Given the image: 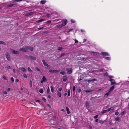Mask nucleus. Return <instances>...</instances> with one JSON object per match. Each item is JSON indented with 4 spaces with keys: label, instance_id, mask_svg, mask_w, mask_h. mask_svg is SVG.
I'll return each mask as SVG.
<instances>
[{
    "label": "nucleus",
    "instance_id": "nucleus-18",
    "mask_svg": "<svg viewBox=\"0 0 129 129\" xmlns=\"http://www.w3.org/2000/svg\"><path fill=\"white\" fill-rule=\"evenodd\" d=\"M46 19H41L40 20H38L37 21V22L38 23H39L40 22H42L43 21H45Z\"/></svg>",
    "mask_w": 129,
    "mask_h": 129
},
{
    "label": "nucleus",
    "instance_id": "nucleus-27",
    "mask_svg": "<svg viewBox=\"0 0 129 129\" xmlns=\"http://www.w3.org/2000/svg\"><path fill=\"white\" fill-rule=\"evenodd\" d=\"M3 44L5 45H6V44L4 42L2 41H0V44Z\"/></svg>",
    "mask_w": 129,
    "mask_h": 129
},
{
    "label": "nucleus",
    "instance_id": "nucleus-23",
    "mask_svg": "<svg viewBox=\"0 0 129 129\" xmlns=\"http://www.w3.org/2000/svg\"><path fill=\"white\" fill-rule=\"evenodd\" d=\"M50 87L51 89V91L53 93L54 92V89L53 86H52L51 85L50 86Z\"/></svg>",
    "mask_w": 129,
    "mask_h": 129
},
{
    "label": "nucleus",
    "instance_id": "nucleus-43",
    "mask_svg": "<svg viewBox=\"0 0 129 129\" xmlns=\"http://www.w3.org/2000/svg\"><path fill=\"white\" fill-rule=\"evenodd\" d=\"M71 22L72 23H74L75 22V21L73 19H71Z\"/></svg>",
    "mask_w": 129,
    "mask_h": 129
},
{
    "label": "nucleus",
    "instance_id": "nucleus-50",
    "mask_svg": "<svg viewBox=\"0 0 129 129\" xmlns=\"http://www.w3.org/2000/svg\"><path fill=\"white\" fill-rule=\"evenodd\" d=\"M23 76L24 78H26L27 77V76L25 74H24L23 75Z\"/></svg>",
    "mask_w": 129,
    "mask_h": 129
},
{
    "label": "nucleus",
    "instance_id": "nucleus-63",
    "mask_svg": "<svg viewBox=\"0 0 129 129\" xmlns=\"http://www.w3.org/2000/svg\"><path fill=\"white\" fill-rule=\"evenodd\" d=\"M61 111H63V112H65L64 109H61Z\"/></svg>",
    "mask_w": 129,
    "mask_h": 129
},
{
    "label": "nucleus",
    "instance_id": "nucleus-33",
    "mask_svg": "<svg viewBox=\"0 0 129 129\" xmlns=\"http://www.w3.org/2000/svg\"><path fill=\"white\" fill-rule=\"evenodd\" d=\"M60 73L61 74L64 75L65 74L66 72L64 71L61 72H60Z\"/></svg>",
    "mask_w": 129,
    "mask_h": 129
},
{
    "label": "nucleus",
    "instance_id": "nucleus-1",
    "mask_svg": "<svg viewBox=\"0 0 129 129\" xmlns=\"http://www.w3.org/2000/svg\"><path fill=\"white\" fill-rule=\"evenodd\" d=\"M26 1V2L28 3L30 2L28 0H13L12 1L10 2H8V3L9 4H10V5H8L7 6V7H11L12 6H13L14 5H15L14 4H12V3H13L15 2H18L19 1Z\"/></svg>",
    "mask_w": 129,
    "mask_h": 129
},
{
    "label": "nucleus",
    "instance_id": "nucleus-30",
    "mask_svg": "<svg viewBox=\"0 0 129 129\" xmlns=\"http://www.w3.org/2000/svg\"><path fill=\"white\" fill-rule=\"evenodd\" d=\"M57 95L59 97H61V93L60 92H58V93Z\"/></svg>",
    "mask_w": 129,
    "mask_h": 129
},
{
    "label": "nucleus",
    "instance_id": "nucleus-17",
    "mask_svg": "<svg viewBox=\"0 0 129 129\" xmlns=\"http://www.w3.org/2000/svg\"><path fill=\"white\" fill-rule=\"evenodd\" d=\"M46 1L45 0H42L40 1V3L41 4H44L46 2Z\"/></svg>",
    "mask_w": 129,
    "mask_h": 129
},
{
    "label": "nucleus",
    "instance_id": "nucleus-60",
    "mask_svg": "<svg viewBox=\"0 0 129 129\" xmlns=\"http://www.w3.org/2000/svg\"><path fill=\"white\" fill-rule=\"evenodd\" d=\"M125 111H123V112H122L121 114V115H123L124 113V112Z\"/></svg>",
    "mask_w": 129,
    "mask_h": 129
},
{
    "label": "nucleus",
    "instance_id": "nucleus-31",
    "mask_svg": "<svg viewBox=\"0 0 129 129\" xmlns=\"http://www.w3.org/2000/svg\"><path fill=\"white\" fill-rule=\"evenodd\" d=\"M107 112V110H104L101 113L102 114H104L106 112Z\"/></svg>",
    "mask_w": 129,
    "mask_h": 129
},
{
    "label": "nucleus",
    "instance_id": "nucleus-6",
    "mask_svg": "<svg viewBox=\"0 0 129 129\" xmlns=\"http://www.w3.org/2000/svg\"><path fill=\"white\" fill-rule=\"evenodd\" d=\"M11 51L14 54H18L19 53V52L15 51L12 49H11Z\"/></svg>",
    "mask_w": 129,
    "mask_h": 129
},
{
    "label": "nucleus",
    "instance_id": "nucleus-3",
    "mask_svg": "<svg viewBox=\"0 0 129 129\" xmlns=\"http://www.w3.org/2000/svg\"><path fill=\"white\" fill-rule=\"evenodd\" d=\"M42 62L43 63L44 65L45 66H47V68H51V66L50 65H49L47 64V63L44 60H42Z\"/></svg>",
    "mask_w": 129,
    "mask_h": 129
},
{
    "label": "nucleus",
    "instance_id": "nucleus-9",
    "mask_svg": "<svg viewBox=\"0 0 129 129\" xmlns=\"http://www.w3.org/2000/svg\"><path fill=\"white\" fill-rule=\"evenodd\" d=\"M46 80V79L44 76H43L42 78V80L41 81V83H43V82H45Z\"/></svg>",
    "mask_w": 129,
    "mask_h": 129
},
{
    "label": "nucleus",
    "instance_id": "nucleus-46",
    "mask_svg": "<svg viewBox=\"0 0 129 129\" xmlns=\"http://www.w3.org/2000/svg\"><path fill=\"white\" fill-rule=\"evenodd\" d=\"M81 91V89L79 88L77 89V91L78 92H80Z\"/></svg>",
    "mask_w": 129,
    "mask_h": 129
},
{
    "label": "nucleus",
    "instance_id": "nucleus-21",
    "mask_svg": "<svg viewBox=\"0 0 129 129\" xmlns=\"http://www.w3.org/2000/svg\"><path fill=\"white\" fill-rule=\"evenodd\" d=\"M33 14V13L32 12H28L26 14V15L27 16L31 15Z\"/></svg>",
    "mask_w": 129,
    "mask_h": 129
},
{
    "label": "nucleus",
    "instance_id": "nucleus-59",
    "mask_svg": "<svg viewBox=\"0 0 129 129\" xmlns=\"http://www.w3.org/2000/svg\"><path fill=\"white\" fill-rule=\"evenodd\" d=\"M10 88H8L7 89V90L8 91H9L10 90Z\"/></svg>",
    "mask_w": 129,
    "mask_h": 129
},
{
    "label": "nucleus",
    "instance_id": "nucleus-28",
    "mask_svg": "<svg viewBox=\"0 0 129 129\" xmlns=\"http://www.w3.org/2000/svg\"><path fill=\"white\" fill-rule=\"evenodd\" d=\"M110 94V91H109L107 93H106L105 94V96H107L108 95H109Z\"/></svg>",
    "mask_w": 129,
    "mask_h": 129
},
{
    "label": "nucleus",
    "instance_id": "nucleus-39",
    "mask_svg": "<svg viewBox=\"0 0 129 129\" xmlns=\"http://www.w3.org/2000/svg\"><path fill=\"white\" fill-rule=\"evenodd\" d=\"M3 94L6 95V94H7V93L6 91H4L3 92Z\"/></svg>",
    "mask_w": 129,
    "mask_h": 129
},
{
    "label": "nucleus",
    "instance_id": "nucleus-61",
    "mask_svg": "<svg viewBox=\"0 0 129 129\" xmlns=\"http://www.w3.org/2000/svg\"><path fill=\"white\" fill-rule=\"evenodd\" d=\"M98 119H96V120H95V122H97L98 121Z\"/></svg>",
    "mask_w": 129,
    "mask_h": 129
},
{
    "label": "nucleus",
    "instance_id": "nucleus-8",
    "mask_svg": "<svg viewBox=\"0 0 129 129\" xmlns=\"http://www.w3.org/2000/svg\"><path fill=\"white\" fill-rule=\"evenodd\" d=\"M89 53L91 55H93L94 56H96L97 55V53L96 52H92L91 51H90L89 52Z\"/></svg>",
    "mask_w": 129,
    "mask_h": 129
},
{
    "label": "nucleus",
    "instance_id": "nucleus-44",
    "mask_svg": "<svg viewBox=\"0 0 129 129\" xmlns=\"http://www.w3.org/2000/svg\"><path fill=\"white\" fill-rule=\"evenodd\" d=\"M75 41V43H78V41L76 39L74 40Z\"/></svg>",
    "mask_w": 129,
    "mask_h": 129
},
{
    "label": "nucleus",
    "instance_id": "nucleus-37",
    "mask_svg": "<svg viewBox=\"0 0 129 129\" xmlns=\"http://www.w3.org/2000/svg\"><path fill=\"white\" fill-rule=\"evenodd\" d=\"M105 59L107 60H109L110 59V58L109 57H107L105 58Z\"/></svg>",
    "mask_w": 129,
    "mask_h": 129
},
{
    "label": "nucleus",
    "instance_id": "nucleus-11",
    "mask_svg": "<svg viewBox=\"0 0 129 129\" xmlns=\"http://www.w3.org/2000/svg\"><path fill=\"white\" fill-rule=\"evenodd\" d=\"M27 51L28 49L29 50L31 51H32L34 49L32 47L27 46Z\"/></svg>",
    "mask_w": 129,
    "mask_h": 129
},
{
    "label": "nucleus",
    "instance_id": "nucleus-51",
    "mask_svg": "<svg viewBox=\"0 0 129 129\" xmlns=\"http://www.w3.org/2000/svg\"><path fill=\"white\" fill-rule=\"evenodd\" d=\"M43 27H39V28H38V30H39L41 29H43Z\"/></svg>",
    "mask_w": 129,
    "mask_h": 129
},
{
    "label": "nucleus",
    "instance_id": "nucleus-57",
    "mask_svg": "<svg viewBox=\"0 0 129 129\" xmlns=\"http://www.w3.org/2000/svg\"><path fill=\"white\" fill-rule=\"evenodd\" d=\"M15 82H17L19 81V80L18 79H16L15 80Z\"/></svg>",
    "mask_w": 129,
    "mask_h": 129
},
{
    "label": "nucleus",
    "instance_id": "nucleus-54",
    "mask_svg": "<svg viewBox=\"0 0 129 129\" xmlns=\"http://www.w3.org/2000/svg\"><path fill=\"white\" fill-rule=\"evenodd\" d=\"M98 115H97L94 116V118L95 119L97 118L98 117Z\"/></svg>",
    "mask_w": 129,
    "mask_h": 129
},
{
    "label": "nucleus",
    "instance_id": "nucleus-38",
    "mask_svg": "<svg viewBox=\"0 0 129 129\" xmlns=\"http://www.w3.org/2000/svg\"><path fill=\"white\" fill-rule=\"evenodd\" d=\"M27 69H28V70L29 71L31 72H33L31 70V69H30V68L29 67H28V68Z\"/></svg>",
    "mask_w": 129,
    "mask_h": 129
},
{
    "label": "nucleus",
    "instance_id": "nucleus-35",
    "mask_svg": "<svg viewBox=\"0 0 129 129\" xmlns=\"http://www.w3.org/2000/svg\"><path fill=\"white\" fill-rule=\"evenodd\" d=\"M104 121H102L101 120H100L99 121V122L101 123H104Z\"/></svg>",
    "mask_w": 129,
    "mask_h": 129
},
{
    "label": "nucleus",
    "instance_id": "nucleus-49",
    "mask_svg": "<svg viewBox=\"0 0 129 129\" xmlns=\"http://www.w3.org/2000/svg\"><path fill=\"white\" fill-rule=\"evenodd\" d=\"M11 79L12 82H14V79L13 77H11Z\"/></svg>",
    "mask_w": 129,
    "mask_h": 129
},
{
    "label": "nucleus",
    "instance_id": "nucleus-16",
    "mask_svg": "<svg viewBox=\"0 0 129 129\" xmlns=\"http://www.w3.org/2000/svg\"><path fill=\"white\" fill-rule=\"evenodd\" d=\"M111 82V85H114L116 84V82H115V81L114 80V81H112Z\"/></svg>",
    "mask_w": 129,
    "mask_h": 129
},
{
    "label": "nucleus",
    "instance_id": "nucleus-5",
    "mask_svg": "<svg viewBox=\"0 0 129 129\" xmlns=\"http://www.w3.org/2000/svg\"><path fill=\"white\" fill-rule=\"evenodd\" d=\"M49 71L51 73H57L60 71V70H50Z\"/></svg>",
    "mask_w": 129,
    "mask_h": 129
},
{
    "label": "nucleus",
    "instance_id": "nucleus-45",
    "mask_svg": "<svg viewBox=\"0 0 129 129\" xmlns=\"http://www.w3.org/2000/svg\"><path fill=\"white\" fill-rule=\"evenodd\" d=\"M108 80L110 81L111 82V81H114V79H112L111 78H110L109 80Z\"/></svg>",
    "mask_w": 129,
    "mask_h": 129
},
{
    "label": "nucleus",
    "instance_id": "nucleus-64",
    "mask_svg": "<svg viewBox=\"0 0 129 129\" xmlns=\"http://www.w3.org/2000/svg\"><path fill=\"white\" fill-rule=\"evenodd\" d=\"M110 129H117L116 128L114 127V128H110Z\"/></svg>",
    "mask_w": 129,
    "mask_h": 129
},
{
    "label": "nucleus",
    "instance_id": "nucleus-10",
    "mask_svg": "<svg viewBox=\"0 0 129 129\" xmlns=\"http://www.w3.org/2000/svg\"><path fill=\"white\" fill-rule=\"evenodd\" d=\"M67 20L66 19L63 20L62 21V24L63 26H64L66 24Z\"/></svg>",
    "mask_w": 129,
    "mask_h": 129
},
{
    "label": "nucleus",
    "instance_id": "nucleus-42",
    "mask_svg": "<svg viewBox=\"0 0 129 129\" xmlns=\"http://www.w3.org/2000/svg\"><path fill=\"white\" fill-rule=\"evenodd\" d=\"M62 49V48L61 47H58V50H61Z\"/></svg>",
    "mask_w": 129,
    "mask_h": 129
},
{
    "label": "nucleus",
    "instance_id": "nucleus-20",
    "mask_svg": "<svg viewBox=\"0 0 129 129\" xmlns=\"http://www.w3.org/2000/svg\"><path fill=\"white\" fill-rule=\"evenodd\" d=\"M63 25L62 24L60 25H57V27L58 28H60L63 26Z\"/></svg>",
    "mask_w": 129,
    "mask_h": 129
},
{
    "label": "nucleus",
    "instance_id": "nucleus-56",
    "mask_svg": "<svg viewBox=\"0 0 129 129\" xmlns=\"http://www.w3.org/2000/svg\"><path fill=\"white\" fill-rule=\"evenodd\" d=\"M30 85L31 87H32V81H31V80H30Z\"/></svg>",
    "mask_w": 129,
    "mask_h": 129
},
{
    "label": "nucleus",
    "instance_id": "nucleus-62",
    "mask_svg": "<svg viewBox=\"0 0 129 129\" xmlns=\"http://www.w3.org/2000/svg\"><path fill=\"white\" fill-rule=\"evenodd\" d=\"M86 39H84L83 40V42L84 43V42H85L86 41Z\"/></svg>",
    "mask_w": 129,
    "mask_h": 129
},
{
    "label": "nucleus",
    "instance_id": "nucleus-48",
    "mask_svg": "<svg viewBox=\"0 0 129 129\" xmlns=\"http://www.w3.org/2000/svg\"><path fill=\"white\" fill-rule=\"evenodd\" d=\"M51 22V21L50 20H48L46 22L47 23H50Z\"/></svg>",
    "mask_w": 129,
    "mask_h": 129
},
{
    "label": "nucleus",
    "instance_id": "nucleus-26",
    "mask_svg": "<svg viewBox=\"0 0 129 129\" xmlns=\"http://www.w3.org/2000/svg\"><path fill=\"white\" fill-rule=\"evenodd\" d=\"M21 70L24 72H26V69L23 67H22L21 68Z\"/></svg>",
    "mask_w": 129,
    "mask_h": 129
},
{
    "label": "nucleus",
    "instance_id": "nucleus-25",
    "mask_svg": "<svg viewBox=\"0 0 129 129\" xmlns=\"http://www.w3.org/2000/svg\"><path fill=\"white\" fill-rule=\"evenodd\" d=\"M116 121H120V119L119 117L116 118L115 120Z\"/></svg>",
    "mask_w": 129,
    "mask_h": 129
},
{
    "label": "nucleus",
    "instance_id": "nucleus-13",
    "mask_svg": "<svg viewBox=\"0 0 129 129\" xmlns=\"http://www.w3.org/2000/svg\"><path fill=\"white\" fill-rule=\"evenodd\" d=\"M67 79V77L66 76H64L63 77V81L64 82H65Z\"/></svg>",
    "mask_w": 129,
    "mask_h": 129
},
{
    "label": "nucleus",
    "instance_id": "nucleus-47",
    "mask_svg": "<svg viewBox=\"0 0 129 129\" xmlns=\"http://www.w3.org/2000/svg\"><path fill=\"white\" fill-rule=\"evenodd\" d=\"M84 91L86 92H90V91L87 90H84Z\"/></svg>",
    "mask_w": 129,
    "mask_h": 129
},
{
    "label": "nucleus",
    "instance_id": "nucleus-53",
    "mask_svg": "<svg viewBox=\"0 0 129 129\" xmlns=\"http://www.w3.org/2000/svg\"><path fill=\"white\" fill-rule=\"evenodd\" d=\"M75 86H73V91H75Z\"/></svg>",
    "mask_w": 129,
    "mask_h": 129
},
{
    "label": "nucleus",
    "instance_id": "nucleus-2",
    "mask_svg": "<svg viewBox=\"0 0 129 129\" xmlns=\"http://www.w3.org/2000/svg\"><path fill=\"white\" fill-rule=\"evenodd\" d=\"M6 57L7 58V59L9 60L10 61L11 60V58H10V55L9 54V53L7 52H6Z\"/></svg>",
    "mask_w": 129,
    "mask_h": 129
},
{
    "label": "nucleus",
    "instance_id": "nucleus-24",
    "mask_svg": "<svg viewBox=\"0 0 129 129\" xmlns=\"http://www.w3.org/2000/svg\"><path fill=\"white\" fill-rule=\"evenodd\" d=\"M114 86H113L111 87L109 90V91H110V92L111 91H112L114 89Z\"/></svg>",
    "mask_w": 129,
    "mask_h": 129
},
{
    "label": "nucleus",
    "instance_id": "nucleus-32",
    "mask_svg": "<svg viewBox=\"0 0 129 129\" xmlns=\"http://www.w3.org/2000/svg\"><path fill=\"white\" fill-rule=\"evenodd\" d=\"M68 96H70V90H68Z\"/></svg>",
    "mask_w": 129,
    "mask_h": 129
},
{
    "label": "nucleus",
    "instance_id": "nucleus-12",
    "mask_svg": "<svg viewBox=\"0 0 129 129\" xmlns=\"http://www.w3.org/2000/svg\"><path fill=\"white\" fill-rule=\"evenodd\" d=\"M28 58L33 60H35L36 59V57L33 56H29Z\"/></svg>",
    "mask_w": 129,
    "mask_h": 129
},
{
    "label": "nucleus",
    "instance_id": "nucleus-55",
    "mask_svg": "<svg viewBox=\"0 0 129 129\" xmlns=\"http://www.w3.org/2000/svg\"><path fill=\"white\" fill-rule=\"evenodd\" d=\"M46 16L47 17H50V15L49 14H47L46 15Z\"/></svg>",
    "mask_w": 129,
    "mask_h": 129
},
{
    "label": "nucleus",
    "instance_id": "nucleus-41",
    "mask_svg": "<svg viewBox=\"0 0 129 129\" xmlns=\"http://www.w3.org/2000/svg\"><path fill=\"white\" fill-rule=\"evenodd\" d=\"M6 67L8 69H11V67L10 66H6Z\"/></svg>",
    "mask_w": 129,
    "mask_h": 129
},
{
    "label": "nucleus",
    "instance_id": "nucleus-15",
    "mask_svg": "<svg viewBox=\"0 0 129 129\" xmlns=\"http://www.w3.org/2000/svg\"><path fill=\"white\" fill-rule=\"evenodd\" d=\"M66 110L67 112V113L68 114H69L70 112V110L68 107H66Z\"/></svg>",
    "mask_w": 129,
    "mask_h": 129
},
{
    "label": "nucleus",
    "instance_id": "nucleus-34",
    "mask_svg": "<svg viewBox=\"0 0 129 129\" xmlns=\"http://www.w3.org/2000/svg\"><path fill=\"white\" fill-rule=\"evenodd\" d=\"M50 92V89H49V87H48V88H47V93H49V92Z\"/></svg>",
    "mask_w": 129,
    "mask_h": 129
},
{
    "label": "nucleus",
    "instance_id": "nucleus-52",
    "mask_svg": "<svg viewBox=\"0 0 129 129\" xmlns=\"http://www.w3.org/2000/svg\"><path fill=\"white\" fill-rule=\"evenodd\" d=\"M119 114L118 112H116L115 113V114L116 115H118Z\"/></svg>",
    "mask_w": 129,
    "mask_h": 129
},
{
    "label": "nucleus",
    "instance_id": "nucleus-58",
    "mask_svg": "<svg viewBox=\"0 0 129 129\" xmlns=\"http://www.w3.org/2000/svg\"><path fill=\"white\" fill-rule=\"evenodd\" d=\"M65 55V53H62V54H61V56H63L64 55Z\"/></svg>",
    "mask_w": 129,
    "mask_h": 129
},
{
    "label": "nucleus",
    "instance_id": "nucleus-4",
    "mask_svg": "<svg viewBox=\"0 0 129 129\" xmlns=\"http://www.w3.org/2000/svg\"><path fill=\"white\" fill-rule=\"evenodd\" d=\"M66 70L67 71V73L68 74H71L72 72V69L71 68H67Z\"/></svg>",
    "mask_w": 129,
    "mask_h": 129
},
{
    "label": "nucleus",
    "instance_id": "nucleus-7",
    "mask_svg": "<svg viewBox=\"0 0 129 129\" xmlns=\"http://www.w3.org/2000/svg\"><path fill=\"white\" fill-rule=\"evenodd\" d=\"M19 50L25 52H27V47L25 48H20V49Z\"/></svg>",
    "mask_w": 129,
    "mask_h": 129
},
{
    "label": "nucleus",
    "instance_id": "nucleus-14",
    "mask_svg": "<svg viewBox=\"0 0 129 129\" xmlns=\"http://www.w3.org/2000/svg\"><path fill=\"white\" fill-rule=\"evenodd\" d=\"M102 54L104 56H109V55L108 53L107 52H103L102 53Z\"/></svg>",
    "mask_w": 129,
    "mask_h": 129
},
{
    "label": "nucleus",
    "instance_id": "nucleus-19",
    "mask_svg": "<svg viewBox=\"0 0 129 129\" xmlns=\"http://www.w3.org/2000/svg\"><path fill=\"white\" fill-rule=\"evenodd\" d=\"M114 109V108L113 107H112L111 108H110L108 109L107 112H108L110 111L111 110H113Z\"/></svg>",
    "mask_w": 129,
    "mask_h": 129
},
{
    "label": "nucleus",
    "instance_id": "nucleus-29",
    "mask_svg": "<svg viewBox=\"0 0 129 129\" xmlns=\"http://www.w3.org/2000/svg\"><path fill=\"white\" fill-rule=\"evenodd\" d=\"M39 92L41 93H42L43 92V90L42 89H40L39 90Z\"/></svg>",
    "mask_w": 129,
    "mask_h": 129
},
{
    "label": "nucleus",
    "instance_id": "nucleus-36",
    "mask_svg": "<svg viewBox=\"0 0 129 129\" xmlns=\"http://www.w3.org/2000/svg\"><path fill=\"white\" fill-rule=\"evenodd\" d=\"M3 77L4 79L6 80H7V78H6V77L5 76L3 75Z\"/></svg>",
    "mask_w": 129,
    "mask_h": 129
},
{
    "label": "nucleus",
    "instance_id": "nucleus-22",
    "mask_svg": "<svg viewBox=\"0 0 129 129\" xmlns=\"http://www.w3.org/2000/svg\"><path fill=\"white\" fill-rule=\"evenodd\" d=\"M86 107L87 108H89V104L88 102H87L86 103Z\"/></svg>",
    "mask_w": 129,
    "mask_h": 129
},
{
    "label": "nucleus",
    "instance_id": "nucleus-40",
    "mask_svg": "<svg viewBox=\"0 0 129 129\" xmlns=\"http://www.w3.org/2000/svg\"><path fill=\"white\" fill-rule=\"evenodd\" d=\"M43 100L45 102H46V100L45 98L43 97L42 98Z\"/></svg>",
    "mask_w": 129,
    "mask_h": 129
}]
</instances>
